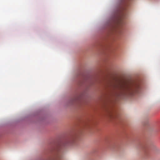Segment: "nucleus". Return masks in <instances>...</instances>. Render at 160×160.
<instances>
[{
    "label": "nucleus",
    "instance_id": "f257e3e1",
    "mask_svg": "<svg viewBox=\"0 0 160 160\" xmlns=\"http://www.w3.org/2000/svg\"><path fill=\"white\" fill-rule=\"evenodd\" d=\"M124 87L125 89L128 91L131 92L132 93L137 92L140 88L138 84H135L132 86L125 85Z\"/></svg>",
    "mask_w": 160,
    "mask_h": 160
},
{
    "label": "nucleus",
    "instance_id": "f03ea898",
    "mask_svg": "<svg viewBox=\"0 0 160 160\" xmlns=\"http://www.w3.org/2000/svg\"><path fill=\"white\" fill-rule=\"evenodd\" d=\"M76 136H73L72 137V138L71 139V140H70V143H72L76 139Z\"/></svg>",
    "mask_w": 160,
    "mask_h": 160
},
{
    "label": "nucleus",
    "instance_id": "7ed1b4c3",
    "mask_svg": "<svg viewBox=\"0 0 160 160\" xmlns=\"http://www.w3.org/2000/svg\"><path fill=\"white\" fill-rule=\"evenodd\" d=\"M143 150L144 151V152L145 153H146L148 151V148L146 146L144 147H143Z\"/></svg>",
    "mask_w": 160,
    "mask_h": 160
},
{
    "label": "nucleus",
    "instance_id": "20e7f679",
    "mask_svg": "<svg viewBox=\"0 0 160 160\" xmlns=\"http://www.w3.org/2000/svg\"><path fill=\"white\" fill-rule=\"evenodd\" d=\"M60 156L59 155H58L57 156L56 159L57 160L59 159L60 158Z\"/></svg>",
    "mask_w": 160,
    "mask_h": 160
}]
</instances>
